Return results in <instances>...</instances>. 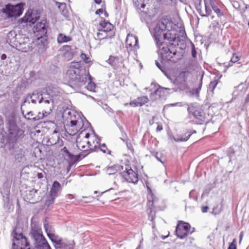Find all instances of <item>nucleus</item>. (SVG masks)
I'll return each instance as SVG.
<instances>
[{
	"mask_svg": "<svg viewBox=\"0 0 249 249\" xmlns=\"http://www.w3.org/2000/svg\"><path fill=\"white\" fill-rule=\"evenodd\" d=\"M88 83L87 85L85 86V87L89 90L90 91H93L95 90L96 85L95 83L91 81L92 77L90 75L89 72H88Z\"/></svg>",
	"mask_w": 249,
	"mask_h": 249,
	"instance_id": "obj_35",
	"label": "nucleus"
},
{
	"mask_svg": "<svg viewBox=\"0 0 249 249\" xmlns=\"http://www.w3.org/2000/svg\"><path fill=\"white\" fill-rule=\"evenodd\" d=\"M161 155V153L159 154V153H156V154L155 155V157L158 161H160L162 163H163L164 161L161 160L160 157Z\"/></svg>",
	"mask_w": 249,
	"mask_h": 249,
	"instance_id": "obj_59",
	"label": "nucleus"
},
{
	"mask_svg": "<svg viewBox=\"0 0 249 249\" xmlns=\"http://www.w3.org/2000/svg\"><path fill=\"white\" fill-rule=\"evenodd\" d=\"M73 241H64L57 249H73L74 246Z\"/></svg>",
	"mask_w": 249,
	"mask_h": 249,
	"instance_id": "obj_33",
	"label": "nucleus"
},
{
	"mask_svg": "<svg viewBox=\"0 0 249 249\" xmlns=\"http://www.w3.org/2000/svg\"><path fill=\"white\" fill-rule=\"evenodd\" d=\"M29 39L27 37L20 38L16 43L15 47L17 50L22 52H27L33 49V44L30 43Z\"/></svg>",
	"mask_w": 249,
	"mask_h": 249,
	"instance_id": "obj_18",
	"label": "nucleus"
},
{
	"mask_svg": "<svg viewBox=\"0 0 249 249\" xmlns=\"http://www.w3.org/2000/svg\"><path fill=\"white\" fill-rule=\"evenodd\" d=\"M9 197V195H7L6 196L3 197L4 208L8 210L10 209L11 206L12 205L11 203L10 202Z\"/></svg>",
	"mask_w": 249,
	"mask_h": 249,
	"instance_id": "obj_46",
	"label": "nucleus"
},
{
	"mask_svg": "<svg viewBox=\"0 0 249 249\" xmlns=\"http://www.w3.org/2000/svg\"><path fill=\"white\" fill-rule=\"evenodd\" d=\"M94 135L96 137L95 138V142L96 143L94 145H93L90 142L88 141L86 142V143L88 144V149H89V152H91L93 151H95L97 150L98 148H99L100 145V141L101 139L98 137L96 134L94 133Z\"/></svg>",
	"mask_w": 249,
	"mask_h": 249,
	"instance_id": "obj_27",
	"label": "nucleus"
},
{
	"mask_svg": "<svg viewBox=\"0 0 249 249\" xmlns=\"http://www.w3.org/2000/svg\"><path fill=\"white\" fill-rule=\"evenodd\" d=\"M171 89L167 88H163L159 86V88L156 89L154 92L152 94V96H154V95H158L159 97L161 96H164L165 91L166 90H171Z\"/></svg>",
	"mask_w": 249,
	"mask_h": 249,
	"instance_id": "obj_38",
	"label": "nucleus"
},
{
	"mask_svg": "<svg viewBox=\"0 0 249 249\" xmlns=\"http://www.w3.org/2000/svg\"><path fill=\"white\" fill-rule=\"evenodd\" d=\"M5 154H13L17 162L23 163L26 160V155L27 153V149L23 146L15 147V144L13 149L8 152H2Z\"/></svg>",
	"mask_w": 249,
	"mask_h": 249,
	"instance_id": "obj_15",
	"label": "nucleus"
},
{
	"mask_svg": "<svg viewBox=\"0 0 249 249\" xmlns=\"http://www.w3.org/2000/svg\"><path fill=\"white\" fill-rule=\"evenodd\" d=\"M80 57L85 63L89 64L91 62L90 58L89 56H88L86 54L82 53L80 55Z\"/></svg>",
	"mask_w": 249,
	"mask_h": 249,
	"instance_id": "obj_50",
	"label": "nucleus"
},
{
	"mask_svg": "<svg viewBox=\"0 0 249 249\" xmlns=\"http://www.w3.org/2000/svg\"><path fill=\"white\" fill-rule=\"evenodd\" d=\"M196 133V132L195 130H191L190 129H186L185 131V138L182 139H180L179 140H177V141H188L193 134Z\"/></svg>",
	"mask_w": 249,
	"mask_h": 249,
	"instance_id": "obj_43",
	"label": "nucleus"
},
{
	"mask_svg": "<svg viewBox=\"0 0 249 249\" xmlns=\"http://www.w3.org/2000/svg\"><path fill=\"white\" fill-rule=\"evenodd\" d=\"M240 59V57L236 53H233L231 59V61L232 63H235Z\"/></svg>",
	"mask_w": 249,
	"mask_h": 249,
	"instance_id": "obj_55",
	"label": "nucleus"
},
{
	"mask_svg": "<svg viewBox=\"0 0 249 249\" xmlns=\"http://www.w3.org/2000/svg\"><path fill=\"white\" fill-rule=\"evenodd\" d=\"M202 1H195L196 8L198 12V13L200 14L202 17H205L206 14H204V12L202 11V8L203 7Z\"/></svg>",
	"mask_w": 249,
	"mask_h": 249,
	"instance_id": "obj_42",
	"label": "nucleus"
},
{
	"mask_svg": "<svg viewBox=\"0 0 249 249\" xmlns=\"http://www.w3.org/2000/svg\"><path fill=\"white\" fill-rule=\"evenodd\" d=\"M181 106V103L177 102V103H175L170 104L167 105L165 107H175V106Z\"/></svg>",
	"mask_w": 249,
	"mask_h": 249,
	"instance_id": "obj_61",
	"label": "nucleus"
},
{
	"mask_svg": "<svg viewBox=\"0 0 249 249\" xmlns=\"http://www.w3.org/2000/svg\"><path fill=\"white\" fill-rule=\"evenodd\" d=\"M144 2V1H134V5L136 7V9L140 10L142 12L147 13V11H144V9L146 6V4Z\"/></svg>",
	"mask_w": 249,
	"mask_h": 249,
	"instance_id": "obj_37",
	"label": "nucleus"
},
{
	"mask_svg": "<svg viewBox=\"0 0 249 249\" xmlns=\"http://www.w3.org/2000/svg\"><path fill=\"white\" fill-rule=\"evenodd\" d=\"M7 127L9 132V135L7 137L5 136V137L11 140V141L14 142L13 145H14L16 143V141L23 135L24 132L22 129H20L18 127L16 121L14 117H11L7 119ZM14 147V145H13L12 149L8 150L7 151L0 152H8L11 151L13 149Z\"/></svg>",
	"mask_w": 249,
	"mask_h": 249,
	"instance_id": "obj_6",
	"label": "nucleus"
},
{
	"mask_svg": "<svg viewBox=\"0 0 249 249\" xmlns=\"http://www.w3.org/2000/svg\"><path fill=\"white\" fill-rule=\"evenodd\" d=\"M175 233L177 237L181 239H184L189 234V233L185 231H184L183 229H182L180 227L179 225H177Z\"/></svg>",
	"mask_w": 249,
	"mask_h": 249,
	"instance_id": "obj_32",
	"label": "nucleus"
},
{
	"mask_svg": "<svg viewBox=\"0 0 249 249\" xmlns=\"http://www.w3.org/2000/svg\"><path fill=\"white\" fill-rule=\"evenodd\" d=\"M185 132H184V133H182L180 134L179 135H178V137L174 138V139L175 141L176 142H186L187 141H177V140H179L180 139H183L185 138Z\"/></svg>",
	"mask_w": 249,
	"mask_h": 249,
	"instance_id": "obj_53",
	"label": "nucleus"
},
{
	"mask_svg": "<svg viewBox=\"0 0 249 249\" xmlns=\"http://www.w3.org/2000/svg\"><path fill=\"white\" fill-rule=\"evenodd\" d=\"M100 150L104 153H107V148L105 143L101 144L100 147Z\"/></svg>",
	"mask_w": 249,
	"mask_h": 249,
	"instance_id": "obj_58",
	"label": "nucleus"
},
{
	"mask_svg": "<svg viewBox=\"0 0 249 249\" xmlns=\"http://www.w3.org/2000/svg\"><path fill=\"white\" fill-rule=\"evenodd\" d=\"M18 40L17 34H16V31L12 30L7 34L6 41L12 47H15V45Z\"/></svg>",
	"mask_w": 249,
	"mask_h": 249,
	"instance_id": "obj_23",
	"label": "nucleus"
},
{
	"mask_svg": "<svg viewBox=\"0 0 249 249\" xmlns=\"http://www.w3.org/2000/svg\"><path fill=\"white\" fill-rule=\"evenodd\" d=\"M77 114H78L77 112L74 111L73 110L71 111L69 109H66L63 113V116L65 115H68V118L70 119V121L71 120H74L73 119V118H76V116H77ZM75 119V120H76Z\"/></svg>",
	"mask_w": 249,
	"mask_h": 249,
	"instance_id": "obj_40",
	"label": "nucleus"
},
{
	"mask_svg": "<svg viewBox=\"0 0 249 249\" xmlns=\"http://www.w3.org/2000/svg\"><path fill=\"white\" fill-rule=\"evenodd\" d=\"M37 39L38 41L36 46L34 53H37L40 55L46 51L48 44V38L45 37Z\"/></svg>",
	"mask_w": 249,
	"mask_h": 249,
	"instance_id": "obj_19",
	"label": "nucleus"
},
{
	"mask_svg": "<svg viewBox=\"0 0 249 249\" xmlns=\"http://www.w3.org/2000/svg\"><path fill=\"white\" fill-rule=\"evenodd\" d=\"M25 5L23 2L16 4L8 3L2 8V12L8 18L19 17L23 14Z\"/></svg>",
	"mask_w": 249,
	"mask_h": 249,
	"instance_id": "obj_7",
	"label": "nucleus"
},
{
	"mask_svg": "<svg viewBox=\"0 0 249 249\" xmlns=\"http://www.w3.org/2000/svg\"><path fill=\"white\" fill-rule=\"evenodd\" d=\"M44 116V114L41 113L40 112H38L37 115H36L35 116L33 117H26L25 116V119L29 120H32L33 121H38L43 118Z\"/></svg>",
	"mask_w": 249,
	"mask_h": 249,
	"instance_id": "obj_48",
	"label": "nucleus"
},
{
	"mask_svg": "<svg viewBox=\"0 0 249 249\" xmlns=\"http://www.w3.org/2000/svg\"><path fill=\"white\" fill-rule=\"evenodd\" d=\"M176 46H171L168 41L161 42L159 45H157L158 48L157 52L162 64H164L168 61L177 62L178 58L176 57L177 50L175 47Z\"/></svg>",
	"mask_w": 249,
	"mask_h": 249,
	"instance_id": "obj_3",
	"label": "nucleus"
},
{
	"mask_svg": "<svg viewBox=\"0 0 249 249\" xmlns=\"http://www.w3.org/2000/svg\"><path fill=\"white\" fill-rule=\"evenodd\" d=\"M45 89L41 91H36L32 93V94H29L27 96V98L24 99L23 104L26 102L27 99H30L31 102L33 104H36L38 101L39 104H44V107L47 108V105L52 107L50 102L51 98L48 94L44 93Z\"/></svg>",
	"mask_w": 249,
	"mask_h": 249,
	"instance_id": "obj_8",
	"label": "nucleus"
},
{
	"mask_svg": "<svg viewBox=\"0 0 249 249\" xmlns=\"http://www.w3.org/2000/svg\"><path fill=\"white\" fill-rule=\"evenodd\" d=\"M44 228L48 236L50 234H52L54 233V229L48 223H44Z\"/></svg>",
	"mask_w": 249,
	"mask_h": 249,
	"instance_id": "obj_44",
	"label": "nucleus"
},
{
	"mask_svg": "<svg viewBox=\"0 0 249 249\" xmlns=\"http://www.w3.org/2000/svg\"><path fill=\"white\" fill-rule=\"evenodd\" d=\"M177 225H179L180 227L182 229H183L184 231H185L189 234L193 232L190 231L191 226L188 223L185 222L183 221H178Z\"/></svg>",
	"mask_w": 249,
	"mask_h": 249,
	"instance_id": "obj_39",
	"label": "nucleus"
},
{
	"mask_svg": "<svg viewBox=\"0 0 249 249\" xmlns=\"http://www.w3.org/2000/svg\"><path fill=\"white\" fill-rule=\"evenodd\" d=\"M123 58L121 56H114L110 55L107 61L114 69L121 67L123 62Z\"/></svg>",
	"mask_w": 249,
	"mask_h": 249,
	"instance_id": "obj_21",
	"label": "nucleus"
},
{
	"mask_svg": "<svg viewBox=\"0 0 249 249\" xmlns=\"http://www.w3.org/2000/svg\"><path fill=\"white\" fill-rule=\"evenodd\" d=\"M214 17L213 16H211L210 18L211 20H212V24L210 26V28H212V29L213 30L214 33L217 32V29L218 28V21H216V20H214Z\"/></svg>",
	"mask_w": 249,
	"mask_h": 249,
	"instance_id": "obj_45",
	"label": "nucleus"
},
{
	"mask_svg": "<svg viewBox=\"0 0 249 249\" xmlns=\"http://www.w3.org/2000/svg\"><path fill=\"white\" fill-rule=\"evenodd\" d=\"M149 99L146 96L138 97L136 99L131 101L129 105L132 107H141L148 102Z\"/></svg>",
	"mask_w": 249,
	"mask_h": 249,
	"instance_id": "obj_25",
	"label": "nucleus"
},
{
	"mask_svg": "<svg viewBox=\"0 0 249 249\" xmlns=\"http://www.w3.org/2000/svg\"><path fill=\"white\" fill-rule=\"evenodd\" d=\"M73 57V54L72 52L67 51L63 54V58L65 61H69Z\"/></svg>",
	"mask_w": 249,
	"mask_h": 249,
	"instance_id": "obj_47",
	"label": "nucleus"
},
{
	"mask_svg": "<svg viewBox=\"0 0 249 249\" xmlns=\"http://www.w3.org/2000/svg\"><path fill=\"white\" fill-rule=\"evenodd\" d=\"M164 64H161L159 63L158 61H156V66L163 72H165V67L163 66Z\"/></svg>",
	"mask_w": 249,
	"mask_h": 249,
	"instance_id": "obj_52",
	"label": "nucleus"
},
{
	"mask_svg": "<svg viewBox=\"0 0 249 249\" xmlns=\"http://www.w3.org/2000/svg\"><path fill=\"white\" fill-rule=\"evenodd\" d=\"M191 49H192V51H191L192 56L193 57L196 58V57L197 53H196V50L195 45L193 43H192V44H191Z\"/></svg>",
	"mask_w": 249,
	"mask_h": 249,
	"instance_id": "obj_54",
	"label": "nucleus"
},
{
	"mask_svg": "<svg viewBox=\"0 0 249 249\" xmlns=\"http://www.w3.org/2000/svg\"><path fill=\"white\" fill-rule=\"evenodd\" d=\"M124 169V166L119 164H115L107 168V173L108 175H115L116 177L119 176V174H116L118 171H119L120 173Z\"/></svg>",
	"mask_w": 249,
	"mask_h": 249,
	"instance_id": "obj_24",
	"label": "nucleus"
},
{
	"mask_svg": "<svg viewBox=\"0 0 249 249\" xmlns=\"http://www.w3.org/2000/svg\"><path fill=\"white\" fill-rule=\"evenodd\" d=\"M13 237L12 249H31L27 237L22 233H18L15 229L12 232Z\"/></svg>",
	"mask_w": 249,
	"mask_h": 249,
	"instance_id": "obj_10",
	"label": "nucleus"
},
{
	"mask_svg": "<svg viewBox=\"0 0 249 249\" xmlns=\"http://www.w3.org/2000/svg\"><path fill=\"white\" fill-rule=\"evenodd\" d=\"M13 174L12 171H6L3 165L0 164V184H3L5 187L9 188L13 181Z\"/></svg>",
	"mask_w": 249,
	"mask_h": 249,
	"instance_id": "obj_16",
	"label": "nucleus"
},
{
	"mask_svg": "<svg viewBox=\"0 0 249 249\" xmlns=\"http://www.w3.org/2000/svg\"><path fill=\"white\" fill-rule=\"evenodd\" d=\"M99 32L97 33L96 36L95 37L96 39L102 40L106 38H110L114 36V33H107L105 31H102L98 29Z\"/></svg>",
	"mask_w": 249,
	"mask_h": 249,
	"instance_id": "obj_30",
	"label": "nucleus"
},
{
	"mask_svg": "<svg viewBox=\"0 0 249 249\" xmlns=\"http://www.w3.org/2000/svg\"><path fill=\"white\" fill-rule=\"evenodd\" d=\"M201 212L203 213H205L208 212L209 207L208 206H202L201 208Z\"/></svg>",
	"mask_w": 249,
	"mask_h": 249,
	"instance_id": "obj_62",
	"label": "nucleus"
},
{
	"mask_svg": "<svg viewBox=\"0 0 249 249\" xmlns=\"http://www.w3.org/2000/svg\"><path fill=\"white\" fill-rule=\"evenodd\" d=\"M71 37L67 36L62 33L59 34L57 37V41L59 44L66 43L71 41Z\"/></svg>",
	"mask_w": 249,
	"mask_h": 249,
	"instance_id": "obj_34",
	"label": "nucleus"
},
{
	"mask_svg": "<svg viewBox=\"0 0 249 249\" xmlns=\"http://www.w3.org/2000/svg\"><path fill=\"white\" fill-rule=\"evenodd\" d=\"M60 187L61 185L58 181L55 180L53 182L52 187L50 190V195L51 197L50 201H51V203H53L54 199L57 196V193L60 189Z\"/></svg>",
	"mask_w": 249,
	"mask_h": 249,
	"instance_id": "obj_22",
	"label": "nucleus"
},
{
	"mask_svg": "<svg viewBox=\"0 0 249 249\" xmlns=\"http://www.w3.org/2000/svg\"><path fill=\"white\" fill-rule=\"evenodd\" d=\"M49 238L51 240V241L54 244V247L55 249H57L58 247H59L61 244L64 241L63 239L58 236V235H56L53 233L52 234H50L48 236Z\"/></svg>",
	"mask_w": 249,
	"mask_h": 249,
	"instance_id": "obj_28",
	"label": "nucleus"
},
{
	"mask_svg": "<svg viewBox=\"0 0 249 249\" xmlns=\"http://www.w3.org/2000/svg\"><path fill=\"white\" fill-rule=\"evenodd\" d=\"M209 3L211 5L214 12L218 16V7L214 5V1H203L205 16L210 15V13L211 12L210 7L208 5Z\"/></svg>",
	"mask_w": 249,
	"mask_h": 249,
	"instance_id": "obj_26",
	"label": "nucleus"
},
{
	"mask_svg": "<svg viewBox=\"0 0 249 249\" xmlns=\"http://www.w3.org/2000/svg\"><path fill=\"white\" fill-rule=\"evenodd\" d=\"M29 235L33 241L36 249H51L42 234L41 228L37 224L32 223Z\"/></svg>",
	"mask_w": 249,
	"mask_h": 249,
	"instance_id": "obj_4",
	"label": "nucleus"
},
{
	"mask_svg": "<svg viewBox=\"0 0 249 249\" xmlns=\"http://www.w3.org/2000/svg\"><path fill=\"white\" fill-rule=\"evenodd\" d=\"M36 114L33 112V111H29L27 112L26 115L24 116V117L25 116L26 117H33L34 116H35Z\"/></svg>",
	"mask_w": 249,
	"mask_h": 249,
	"instance_id": "obj_63",
	"label": "nucleus"
},
{
	"mask_svg": "<svg viewBox=\"0 0 249 249\" xmlns=\"http://www.w3.org/2000/svg\"><path fill=\"white\" fill-rule=\"evenodd\" d=\"M113 26L109 22L105 19L103 20L100 23L99 29L102 31H105L106 32L110 33L113 29Z\"/></svg>",
	"mask_w": 249,
	"mask_h": 249,
	"instance_id": "obj_29",
	"label": "nucleus"
},
{
	"mask_svg": "<svg viewBox=\"0 0 249 249\" xmlns=\"http://www.w3.org/2000/svg\"><path fill=\"white\" fill-rule=\"evenodd\" d=\"M211 213L213 214L214 216H216L217 214H218V210L216 208H213L212 212H211Z\"/></svg>",
	"mask_w": 249,
	"mask_h": 249,
	"instance_id": "obj_64",
	"label": "nucleus"
},
{
	"mask_svg": "<svg viewBox=\"0 0 249 249\" xmlns=\"http://www.w3.org/2000/svg\"><path fill=\"white\" fill-rule=\"evenodd\" d=\"M125 43L127 48H133L134 50L139 48L138 38L133 35L128 34L127 35Z\"/></svg>",
	"mask_w": 249,
	"mask_h": 249,
	"instance_id": "obj_20",
	"label": "nucleus"
},
{
	"mask_svg": "<svg viewBox=\"0 0 249 249\" xmlns=\"http://www.w3.org/2000/svg\"><path fill=\"white\" fill-rule=\"evenodd\" d=\"M14 142L9 138L5 137V132L3 128V121L0 116V151H7L12 149Z\"/></svg>",
	"mask_w": 249,
	"mask_h": 249,
	"instance_id": "obj_12",
	"label": "nucleus"
},
{
	"mask_svg": "<svg viewBox=\"0 0 249 249\" xmlns=\"http://www.w3.org/2000/svg\"><path fill=\"white\" fill-rule=\"evenodd\" d=\"M44 93L48 94L51 98V103L52 107L47 105V108L49 109L50 111H52L53 108V105L54 103H57L58 101H61L62 98L60 89L57 87H54L53 85H50L47 86L44 90Z\"/></svg>",
	"mask_w": 249,
	"mask_h": 249,
	"instance_id": "obj_11",
	"label": "nucleus"
},
{
	"mask_svg": "<svg viewBox=\"0 0 249 249\" xmlns=\"http://www.w3.org/2000/svg\"><path fill=\"white\" fill-rule=\"evenodd\" d=\"M77 119L76 120H71L70 121L71 126H75L77 128H79L82 131L85 130L89 126L90 123L86 119L83 114H77Z\"/></svg>",
	"mask_w": 249,
	"mask_h": 249,
	"instance_id": "obj_17",
	"label": "nucleus"
},
{
	"mask_svg": "<svg viewBox=\"0 0 249 249\" xmlns=\"http://www.w3.org/2000/svg\"><path fill=\"white\" fill-rule=\"evenodd\" d=\"M218 84V80L215 79L213 81H211L209 85L207 92L209 96H213V91Z\"/></svg>",
	"mask_w": 249,
	"mask_h": 249,
	"instance_id": "obj_36",
	"label": "nucleus"
},
{
	"mask_svg": "<svg viewBox=\"0 0 249 249\" xmlns=\"http://www.w3.org/2000/svg\"><path fill=\"white\" fill-rule=\"evenodd\" d=\"M203 75L202 74L201 75L200 80L198 82V83L197 85V87L194 89H193L190 91V94L192 95L195 96L196 97H199L200 90L202 88V79H203Z\"/></svg>",
	"mask_w": 249,
	"mask_h": 249,
	"instance_id": "obj_31",
	"label": "nucleus"
},
{
	"mask_svg": "<svg viewBox=\"0 0 249 249\" xmlns=\"http://www.w3.org/2000/svg\"><path fill=\"white\" fill-rule=\"evenodd\" d=\"M227 249H237L236 239H233L232 240V242L229 244Z\"/></svg>",
	"mask_w": 249,
	"mask_h": 249,
	"instance_id": "obj_51",
	"label": "nucleus"
},
{
	"mask_svg": "<svg viewBox=\"0 0 249 249\" xmlns=\"http://www.w3.org/2000/svg\"><path fill=\"white\" fill-rule=\"evenodd\" d=\"M124 166V169L119 174V176L122 177L128 182L136 183L138 181V174L129 164H125Z\"/></svg>",
	"mask_w": 249,
	"mask_h": 249,
	"instance_id": "obj_14",
	"label": "nucleus"
},
{
	"mask_svg": "<svg viewBox=\"0 0 249 249\" xmlns=\"http://www.w3.org/2000/svg\"><path fill=\"white\" fill-rule=\"evenodd\" d=\"M231 2L232 5L235 8L238 9H241V6L239 4L238 1H231Z\"/></svg>",
	"mask_w": 249,
	"mask_h": 249,
	"instance_id": "obj_57",
	"label": "nucleus"
},
{
	"mask_svg": "<svg viewBox=\"0 0 249 249\" xmlns=\"http://www.w3.org/2000/svg\"><path fill=\"white\" fill-rule=\"evenodd\" d=\"M39 19V18H37V17H36L35 18H33L32 16L30 18L28 19V21L29 22L32 23L33 24H35L37 19Z\"/></svg>",
	"mask_w": 249,
	"mask_h": 249,
	"instance_id": "obj_60",
	"label": "nucleus"
},
{
	"mask_svg": "<svg viewBox=\"0 0 249 249\" xmlns=\"http://www.w3.org/2000/svg\"><path fill=\"white\" fill-rule=\"evenodd\" d=\"M58 6V8L62 14L66 16L68 13V10L66 8V4L64 2H58L57 1H55Z\"/></svg>",
	"mask_w": 249,
	"mask_h": 249,
	"instance_id": "obj_41",
	"label": "nucleus"
},
{
	"mask_svg": "<svg viewBox=\"0 0 249 249\" xmlns=\"http://www.w3.org/2000/svg\"><path fill=\"white\" fill-rule=\"evenodd\" d=\"M195 191L194 190H192L190 192V193H189V197L190 198H192L194 200L196 201L197 199V197L195 196Z\"/></svg>",
	"mask_w": 249,
	"mask_h": 249,
	"instance_id": "obj_56",
	"label": "nucleus"
},
{
	"mask_svg": "<svg viewBox=\"0 0 249 249\" xmlns=\"http://www.w3.org/2000/svg\"><path fill=\"white\" fill-rule=\"evenodd\" d=\"M189 116L197 124H202L207 121L206 113L194 104L190 105L187 108Z\"/></svg>",
	"mask_w": 249,
	"mask_h": 249,
	"instance_id": "obj_9",
	"label": "nucleus"
},
{
	"mask_svg": "<svg viewBox=\"0 0 249 249\" xmlns=\"http://www.w3.org/2000/svg\"><path fill=\"white\" fill-rule=\"evenodd\" d=\"M167 20L162 19L156 24L154 28L153 37L156 41V45L161 42H169L171 46L178 45V42L180 41V38L178 34L175 33V31L167 30Z\"/></svg>",
	"mask_w": 249,
	"mask_h": 249,
	"instance_id": "obj_2",
	"label": "nucleus"
},
{
	"mask_svg": "<svg viewBox=\"0 0 249 249\" xmlns=\"http://www.w3.org/2000/svg\"><path fill=\"white\" fill-rule=\"evenodd\" d=\"M48 24L46 20H42L36 23L32 28L33 32L36 39L48 38Z\"/></svg>",
	"mask_w": 249,
	"mask_h": 249,
	"instance_id": "obj_13",
	"label": "nucleus"
},
{
	"mask_svg": "<svg viewBox=\"0 0 249 249\" xmlns=\"http://www.w3.org/2000/svg\"><path fill=\"white\" fill-rule=\"evenodd\" d=\"M69 85L74 90L80 92L87 82L88 74L81 62H72L66 73Z\"/></svg>",
	"mask_w": 249,
	"mask_h": 249,
	"instance_id": "obj_1",
	"label": "nucleus"
},
{
	"mask_svg": "<svg viewBox=\"0 0 249 249\" xmlns=\"http://www.w3.org/2000/svg\"><path fill=\"white\" fill-rule=\"evenodd\" d=\"M76 145L79 149L82 151L81 153L77 155H74L70 152L66 147H64L61 150L63 156L65 158H67L69 160L70 167L75 162L79 161L82 158H85L90 153V152H89V149H85L86 145L83 143V142H77Z\"/></svg>",
	"mask_w": 249,
	"mask_h": 249,
	"instance_id": "obj_5",
	"label": "nucleus"
},
{
	"mask_svg": "<svg viewBox=\"0 0 249 249\" xmlns=\"http://www.w3.org/2000/svg\"><path fill=\"white\" fill-rule=\"evenodd\" d=\"M152 200L150 199V198L148 197V202L147 203V206L148 209L150 210V212L151 213L153 210V208L154 207V204L155 202V200L153 198V196H151Z\"/></svg>",
	"mask_w": 249,
	"mask_h": 249,
	"instance_id": "obj_49",
	"label": "nucleus"
}]
</instances>
